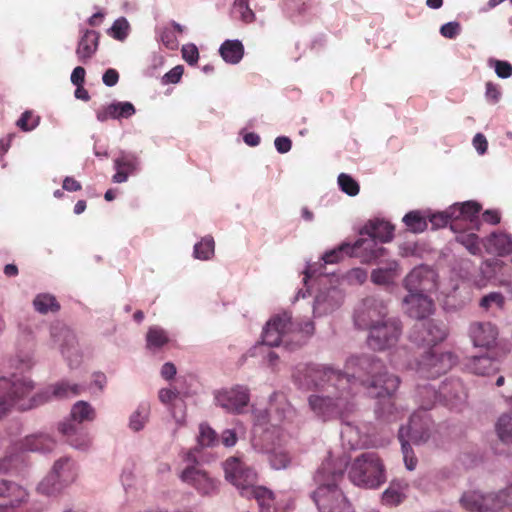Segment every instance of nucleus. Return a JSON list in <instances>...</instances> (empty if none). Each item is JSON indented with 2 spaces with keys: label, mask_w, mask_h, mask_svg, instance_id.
Returning a JSON list of instances; mask_svg holds the SVG:
<instances>
[{
  "label": "nucleus",
  "mask_w": 512,
  "mask_h": 512,
  "mask_svg": "<svg viewBox=\"0 0 512 512\" xmlns=\"http://www.w3.org/2000/svg\"><path fill=\"white\" fill-rule=\"evenodd\" d=\"M342 377L349 379V388L354 390L356 383L365 386L372 396L383 398L377 402L375 414L380 419H388L392 412L390 396L398 389L400 379L389 374L383 363L372 355L350 357L345 364ZM354 392H352L353 394Z\"/></svg>",
  "instance_id": "obj_1"
},
{
  "label": "nucleus",
  "mask_w": 512,
  "mask_h": 512,
  "mask_svg": "<svg viewBox=\"0 0 512 512\" xmlns=\"http://www.w3.org/2000/svg\"><path fill=\"white\" fill-rule=\"evenodd\" d=\"M347 468L345 457L329 456L317 470L314 480L318 487L312 498L320 512H352V505L339 488Z\"/></svg>",
  "instance_id": "obj_2"
},
{
  "label": "nucleus",
  "mask_w": 512,
  "mask_h": 512,
  "mask_svg": "<svg viewBox=\"0 0 512 512\" xmlns=\"http://www.w3.org/2000/svg\"><path fill=\"white\" fill-rule=\"evenodd\" d=\"M329 376L331 380L338 381L322 385V388L308 397L310 410L324 421L337 418L349 411L353 397L348 378L334 373Z\"/></svg>",
  "instance_id": "obj_3"
},
{
  "label": "nucleus",
  "mask_w": 512,
  "mask_h": 512,
  "mask_svg": "<svg viewBox=\"0 0 512 512\" xmlns=\"http://www.w3.org/2000/svg\"><path fill=\"white\" fill-rule=\"evenodd\" d=\"M293 414L292 409L285 405L282 408H275L274 411L258 410L255 412L256 428H263V436L259 450L268 456L271 467L275 470L285 469L291 462V457L286 449L275 443H270L274 431H270L269 427L277 428L286 420L290 419Z\"/></svg>",
  "instance_id": "obj_4"
},
{
  "label": "nucleus",
  "mask_w": 512,
  "mask_h": 512,
  "mask_svg": "<svg viewBox=\"0 0 512 512\" xmlns=\"http://www.w3.org/2000/svg\"><path fill=\"white\" fill-rule=\"evenodd\" d=\"M482 211V205L475 200L457 202L441 212L430 209L413 210L405 214L404 224H449L454 221H475Z\"/></svg>",
  "instance_id": "obj_5"
},
{
  "label": "nucleus",
  "mask_w": 512,
  "mask_h": 512,
  "mask_svg": "<svg viewBox=\"0 0 512 512\" xmlns=\"http://www.w3.org/2000/svg\"><path fill=\"white\" fill-rule=\"evenodd\" d=\"M348 478L356 486L376 489L386 482L383 460L376 452L356 456L348 467Z\"/></svg>",
  "instance_id": "obj_6"
},
{
  "label": "nucleus",
  "mask_w": 512,
  "mask_h": 512,
  "mask_svg": "<svg viewBox=\"0 0 512 512\" xmlns=\"http://www.w3.org/2000/svg\"><path fill=\"white\" fill-rule=\"evenodd\" d=\"M56 447V440L46 432L27 435L9 447L0 459V473H7L18 468L24 462L25 452L49 453Z\"/></svg>",
  "instance_id": "obj_7"
},
{
  "label": "nucleus",
  "mask_w": 512,
  "mask_h": 512,
  "mask_svg": "<svg viewBox=\"0 0 512 512\" xmlns=\"http://www.w3.org/2000/svg\"><path fill=\"white\" fill-rule=\"evenodd\" d=\"M177 369L172 362H167L162 366V379L170 382L169 387H162V402L169 404L171 417L176 426H180L185 421L186 406L183 398L180 396V388L183 381L176 377Z\"/></svg>",
  "instance_id": "obj_8"
},
{
  "label": "nucleus",
  "mask_w": 512,
  "mask_h": 512,
  "mask_svg": "<svg viewBox=\"0 0 512 512\" xmlns=\"http://www.w3.org/2000/svg\"><path fill=\"white\" fill-rule=\"evenodd\" d=\"M418 396L422 399L421 408L430 409L437 400H443L447 405L456 407L466 399L461 382L458 380L443 383L438 390L427 385L419 388Z\"/></svg>",
  "instance_id": "obj_9"
},
{
  "label": "nucleus",
  "mask_w": 512,
  "mask_h": 512,
  "mask_svg": "<svg viewBox=\"0 0 512 512\" xmlns=\"http://www.w3.org/2000/svg\"><path fill=\"white\" fill-rule=\"evenodd\" d=\"M510 503L506 490L491 493L468 491L460 498L461 506L471 512L496 511Z\"/></svg>",
  "instance_id": "obj_10"
},
{
  "label": "nucleus",
  "mask_w": 512,
  "mask_h": 512,
  "mask_svg": "<svg viewBox=\"0 0 512 512\" xmlns=\"http://www.w3.org/2000/svg\"><path fill=\"white\" fill-rule=\"evenodd\" d=\"M50 336L52 343L59 348L69 367H78L82 360V354L73 331L64 324L55 323L50 328Z\"/></svg>",
  "instance_id": "obj_11"
},
{
  "label": "nucleus",
  "mask_w": 512,
  "mask_h": 512,
  "mask_svg": "<svg viewBox=\"0 0 512 512\" xmlns=\"http://www.w3.org/2000/svg\"><path fill=\"white\" fill-rule=\"evenodd\" d=\"M402 333V325L398 318H387L382 323L369 329L368 345L374 350H385L396 345Z\"/></svg>",
  "instance_id": "obj_12"
},
{
  "label": "nucleus",
  "mask_w": 512,
  "mask_h": 512,
  "mask_svg": "<svg viewBox=\"0 0 512 512\" xmlns=\"http://www.w3.org/2000/svg\"><path fill=\"white\" fill-rule=\"evenodd\" d=\"M387 313V305L382 300L367 297L357 306L354 322L359 328L369 330L389 318Z\"/></svg>",
  "instance_id": "obj_13"
},
{
  "label": "nucleus",
  "mask_w": 512,
  "mask_h": 512,
  "mask_svg": "<svg viewBox=\"0 0 512 512\" xmlns=\"http://www.w3.org/2000/svg\"><path fill=\"white\" fill-rule=\"evenodd\" d=\"M293 323L288 313L278 314L272 317L264 327L262 341L267 346H279L284 344L289 346L291 333H293Z\"/></svg>",
  "instance_id": "obj_14"
},
{
  "label": "nucleus",
  "mask_w": 512,
  "mask_h": 512,
  "mask_svg": "<svg viewBox=\"0 0 512 512\" xmlns=\"http://www.w3.org/2000/svg\"><path fill=\"white\" fill-rule=\"evenodd\" d=\"M403 286L407 292L432 294L439 289L438 275L431 267L420 265L404 278Z\"/></svg>",
  "instance_id": "obj_15"
},
{
  "label": "nucleus",
  "mask_w": 512,
  "mask_h": 512,
  "mask_svg": "<svg viewBox=\"0 0 512 512\" xmlns=\"http://www.w3.org/2000/svg\"><path fill=\"white\" fill-rule=\"evenodd\" d=\"M341 374L340 371L315 365H300L296 368L293 378L295 382L304 389L322 388V385L334 383L337 380H331L330 374Z\"/></svg>",
  "instance_id": "obj_16"
},
{
  "label": "nucleus",
  "mask_w": 512,
  "mask_h": 512,
  "mask_svg": "<svg viewBox=\"0 0 512 512\" xmlns=\"http://www.w3.org/2000/svg\"><path fill=\"white\" fill-rule=\"evenodd\" d=\"M186 461L188 465L179 474L181 481L203 495L210 494L216 487L214 479L199 467L192 451L187 453Z\"/></svg>",
  "instance_id": "obj_17"
},
{
  "label": "nucleus",
  "mask_w": 512,
  "mask_h": 512,
  "mask_svg": "<svg viewBox=\"0 0 512 512\" xmlns=\"http://www.w3.org/2000/svg\"><path fill=\"white\" fill-rule=\"evenodd\" d=\"M85 386L78 383H71L67 380L59 381L34 394L31 403L25 404L26 408H35L53 399H65L78 396L83 393Z\"/></svg>",
  "instance_id": "obj_18"
},
{
  "label": "nucleus",
  "mask_w": 512,
  "mask_h": 512,
  "mask_svg": "<svg viewBox=\"0 0 512 512\" xmlns=\"http://www.w3.org/2000/svg\"><path fill=\"white\" fill-rule=\"evenodd\" d=\"M0 388H3L13 405H17L21 410L30 409L24 407L34 399V395L27 398L34 389V383L30 378L18 375H13L10 379L3 377L0 378Z\"/></svg>",
  "instance_id": "obj_19"
},
{
  "label": "nucleus",
  "mask_w": 512,
  "mask_h": 512,
  "mask_svg": "<svg viewBox=\"0 0 512 512\" xmlns=\"http://www.w3.org/2000/svg\"><path fill=\"white\" fill-rule=\"evenodd\" d=\"M225 478L240 494L251 484L257 483V473L239 457H229L224 463Z\"/></svg>",
  "instance_id": "obj_20"
},
{
  "label": "nucleus",
  "mask_w": 512,
  "mask_h": 512,
  "mask_svg": "<svg viewBox=\"0 0 512 512\" xmlns=\"http://www.w3.org/2000/svg\"><path fill=\"white\" fill-rule=\"evenodd\" d=\"M456 363V357L451 352H426L417 364V372L422 377H437L450 370Z\"/></svg>",
  "instance_id": "obj_21"
},
{
  "label": "nucleus",
  "mask_w": 512,
  "mask_h": 512,
  "mask_svg": "<svg viewBox=\"0 0 512 512\" xmlns=\"http://www.w3.org/2000/svg\"><path fill=\"white\" fill-rule=\"evenodd\" d=\"M29 500L28 490L21 484L0 478V512H14Z\"/></svg>",
  "instance_id": "obj_22"
},
{
  "label": "nucleus",
  "mask_w": 512,
  "mask_h": 512,
  "mask_svg": "<svg viewBox=\"0 0 512 512\" xmlns=\"http://www.w3.org/2000/svg\"><path fill=\"white\" fill-rule=\"evenodd\" d=\"M216 405L228 413L239 414L248 405L250 396L246 387L236 385L218 390L214 394Z\"/></svg>",
  "instance_id": "obj_23"
},
{
  "label": "nucleus",
  "mask_w": 512,
  "mask_h": 512,
  "mask_svg": "<svg viewBox=\"0 0 512 512\" xmlns=\"http://www.w3.org/2000/svg\"><path fill=\"white\" fill-rule=\"evenodd\" d=\"M446 336V326L432 320L416 324L410 334V339L419 346H433L443 341Z\"/></svg>",
  "instance_id": "obj_24"
},
{
  "label": "nucleus",
  "mask_w": 512,
  "mask_h": 512,
  "mask_svg": "<svg viewBox=\"0 0 512 512\" xmlns=\"http://www.w3.org/2000/svg\"><path fill=\"white\" fill-rule=\"evenodd\" d=\"M430 437L429 419L423 412L414 413L407 426L399 429V440L412 441L414 444L425 443Z\"/></svg>",
  "instance_id": "obj_25"
},
{
  "label": "nucleus",
  "mask_w": 512,
  "mask_h": 512,
  "mask_svg": "<svg viewBox=\"0 0 512 512\" xmlns=\"http://www.w3.org/2000/svg\"><path fill=\"white\" fill-rule=\"evenodd\" d=\"M431 294L408 292L402 300L403 311L411 318L424 319L435 309Z\"/></svg>",
  "instance_id": "obj_26"
},
{
  "label": "nucleus",
  "mask_w": 512,
  "mask_h": 512,
  "mask_svg": "<svg viewBox=\"0 0 512 512\" xmlns=\"http://www.w3.org/2000/svg\"><path fill=\"white\" fill-rule=\"evenodd\" d=\"M498 329L491 322H473L469 326V337L475 347L490 349L498 339Z\"/></svg>",
  "instance_id": "obj_27"
},
{
  "label": "nucleus",
  "mask_w": 512,
  "mask_h": 512,
  "mask_svg": "<svg viewBox=\"0 0 512 512\" xmlns=\"http://www.w3.org/2000/svg\"><path fill=\"white\" fill-rule=\"evenodd\" d=\"M58 431L74 449L87 451L92 445V438L89 433L79 429L72 421L65 420L59 423Z\"/></svg>",
  "instance_id": "obj_28"
},
{
  "label": "nucleus",
  "mask_w": 512,
  "mask_h": 512,
  "mask_svg": "<svg viewBox=\"0 0 512 512\" xmlns=\"http://www.w3.org/2000/svg\"><path fill=\"white\" fill-rule=\"evenodd\" d=\"M100 34L95 30L86 29L82 32L76 48L78 61L87 64L95 55L99 46Z\"/></svg>",
  "instance_id": "obj_29"
},
{
  "label": "nucleus",
  "mask_w": 512,
  "mask_h": 512,
  "mask_svg": "<svg viewBox=\"0 0 512 512\" xmlns=\"http://www.w3.org/2000/svg\"><path fill=\"white\" fill-rule=\"evenodd\" d=\"M342 300L343 295L336 288L322 291L315 298L313 313L317 316L330 313L341 305Z\"/></svg>",
  "instance_id": "obj_30"
},
{
  "label": "nucleus",
  "mask_w": 512,
  "mask_h": 512,
  "mask_svg": "<svg viewBox=\"0 0 512 512\" xmlns=\"http://www.w3.org/2000/svg\"><path fill=\"white\" fill-rule=\"evenodd\" d=\"M136 112L134 105L131 102H114L101 107L96 111L97 120L106 122L109 119H128Z\"/></svg>",
  "instance_id": "obj_31"
},
{
  "label": "nucleus",
  "mask_w": 512,
  "mask_h": 512,
  "mask_svg": "<svg viewBox=\"0 0 512 512\" xmlns=\"http://www.w3.org/2000/svg\"><path fill=\"white\" fill-rule=\"evenodd\" d=\"M366 243H370V241L365 239H358L354 242V244L343 242L338 247L326 252L322 256V260L324 264H335L342 261L346 257L358 256L357 250L364 246Z\"/></svg>",
  "instance_id": "obj_32"
},
{
  "label": "nucleus",
  "mask_w": 512,
  "mask_h": 512,
  "mask_svg": "<svg viewBox=\"0 0 512 512\" xmlns=\"http://www.w3.org/2000/svg\"><path fill=\"white\" fill-rule=\"evenodd\" d=\"M51 470L66 488L73 484L78 477V466L70 457L57 459Z\"/></svg>",
  "instance_id": "obj_33"
},
{
  "label": "nucleus",
  "mask_w": 512,
  "mask_h": 512,
  "mask_svg": "<svg viewBox=\"0 0 512 512\" xmlns=\"http://www.w3.org/2000/svg\"><path fill=\"white\" fill-rule=\"evenodd\" d=\"M138 160L134 154L121 152L114 159V168L116 173L112 180L115 183L126 182L131 174L137 169Z\"/></svg>",
  "instance_id": "obj_34"
},
{
  "label": "nucleus",
  "mask_w": 512,
  "mask_h": 512,
  "mask_svg": "<svg viewBox=\"0 0 512 512\" xmlns=\"http://www.w3.org/2000/svg\"><path fill=\"white\" fill-rule=\"evenodd\" d=\"M483 245L488 253L507 255L512 252V237L505 232H493L483 241Z\"/></svg>",
  "instance_id": "obj_35"
},
{
  "label": "nucleus",
  "mask_w": 512,
  "mask_h": 512,
  "mask_svg": "<svg viewBox=\"0 0 512 512\" xmlns=\"http://www.w3.org/2000/svg\"><path fill=\"white\" fill-rule=\"evenodd\" d=\"M400 275V268L397 261L392 260L378 267L371 272V281L380 286H390Z\"/></svg>",
  "instance_id": "obj_36"
},
{
  "label": "nucleus",
  "mask_w": 512,
  "mask_h": 512,
  "mask_svg": "<svg viewBox=\"0 0 512 512\" xmlns=\"http://www.w3.org/2000/svg\"><path fill=\"white\" fill-rule=\"evenodd\" d=\"M245 498H254L262 510L270 512V508L274 505V494L271 490L264 486H257L251 483L242 493Z\"/></svg>",
  "instance_id": "obj_37"
},
{
  "label": "nucleus",
  "mask_w": 512,
  "mask_h": 512,
  "mask_svg": "<svg viewBox=\"0 0 512 512\" xmlns=\"http://www.w3.org/2000/svg\"><path fill=\"white\" fill-rule=\"evenodd\" d=\"M340 436L343 444L350 449L362 448L368 444L366 436L360 431L359 427L350 422L342 424Z\"/></svg>",
  "instance_id": "obj_38"
},
{
  "label": "nucleus",
  "mask_w": 512,
  "mask_h": 512,
  "mask_svg": "<svg viewBox=\"0 0 512 512\" xmlns=\"http://www.w3.org/2000/svg\"><path fill=\"white\" fill-rule=\"evenodd\" d=\"M482 274L483 268L481 267L480 269H477L469 260H462L459 264L457 272L458 277L471 283L477 288H482L487 283V278Z\"/></svg>",
  "instance_id": "obj_39"
},
{
  "label": "nucleus",
  "mask_w": 512,
  "mask_h": 512,
  "mask_svg": "<svg viewBox=\"0 0 512 512\" xmlns=\"http://www.w3.org/2000/svg\"><path fill=\"white\" fill-rule=\"evenodd\" d=\"M151 416V407L148 402H141L129 415L127 427L130 431L138 433L145 429Z\"/></svg>",
  "instance_id": "obj_40"
},
{
  "label": "nucleus",
  "mask_w": 512,
  "mask_h": 512,
  "mask_svg": "<svg viewBox=\"0 0 512 512\" xmlns=\"http://www.w3.org/2000/svg\"><path fill=\"white\" fill-rule=\"evenodd\" d=\"M222 58L231 64L238 63L244 55V47L239 40H226L219 49Z\"/></svg>",
  "instance_id": "obj_41"
},
{
  "label": "nucleus",
  "mask_w": 512,
  "mask_h": 512,
  "mask_svg": "<svg viewBox=\"0 0 512 512\" xmlns=\"http://www.w3.org/2000/svg\"><path fill=\"white\" fill-rule=\"evenodd\" d=\"M70 416L71 419L69 421L73 423L91 422L96 418V410L90 403L78 401L72 406Z\"/></svg>",
  "instance_id": "obj_42"
},
{
  "label": "nucleus",
  "mask_w": 512,
  "mask_h": 512,
  "mask_svg": "<svg viewBox=\"0 0 512 512\" xmlns=\"http://www.w3.org/2000/svg\"><path fill=\"white\" fill-rule=\"evenodd\" d=\"M468 369L477 375H489L497 371L496 363L488 356H474L467 363Z\"/></svg>",
  "instance_id": "obj_43"
},
{
  "label": "nucleus",
  "mask_w": 512,
  "mask_h": 512,
  "mask_svg": "<svg viewBox=\"0 0 512 512\" xmlns=\"http://www.w3.org/2000/svg\"><path fill=\"white\" fill-rule=\"evenodd\" d=\"M37 492L45 496H56L66 487L59 481L57 476L50 472L37 485Z\"/></svg>",
  "instance_id": "obj_44"
},
{
  "label": "nucleus",
  "mask_w": 512,
  "mask_h": 512,
  "mask_svg": "<svg viewBox=\"0 0 512 512\" xmlns=\"http://www.w3.org/2000/svg\"><path fill=\"white\" fill-rule=\"evenodd\" d=\"M457 226H450V228L458 233L456 240L458 243L463 245L470 253L477 254L480 252V242L478 236L474 232L469 231H458L455 229Z\"/></svg>",
  "instance_id": "obj_45"
},
{
  "label": "nucleus",
  "mask_w": 512,
  "mask_h": 512,
  "mask_svg": "<svg viewBox=\"0 0 512 512\" xmlns=\"http://www.w3.org/2000/svg\"><path fill=\"white\" fill-rule=\"evenodd\" d=\"M33 306L34 309L41 314L59 310V304L55 297L48 293L38 294L33 300Z\"/></svg>",
  "instance_id": "obj_46"
},
{
  "label": "nucleus",
  "mask_w": 512,
  "mask_h": 512,
  "mask_svg": "<svg viewBox=\"0 0 512 512\" xmlns=\"http://www.w3.org/2000/svg\"><path fill=\"white\" fill-rule=\"evenodd\" d=\"M160 352V328L152 326L146 333L144 353L147 357H154Z\"/></svg>",
  "instance_id": "obj_47"
},
{
  "label": "nucleus",
  "mask_w": 512,
  "mask_h": 512,
  "mask_svg": "<svg viewBox=\"0 0 512 512\" xmlns=\"http://www.w3.org/2000/svg\"><path fill=\"white\" fill-rule=\"evenodd\" d=\"M496 431L501 441L507 444L512 443V410L498 419Z\"/></svg>",
  "instance_id": "obj_48"
},
{
  "label": "nucleus",
  "mask_w": 512,
  "mask_h": 512,
  "mask_svg": "<svg viewBox=\"0 0 512 512\" xmlns=\"http://www.w3.org/2000/svg\"><path fill=\"white\" fill-rule=\"evenodd\" d=\"M214 254V240L211 237H204L194 246V256L200 260H208Z\"/></svg>",
  "instance_id": "obj_49"
},
{
  "label": "nucleus",
  "mask_w": 512,
  "mask_h": 512,
  "mask_svg": "<svg viewBox=\"0 0 512 512\" xmlns=\"http://www.w3.org/2000/svg\"><path fill=\"white\" fill-rule=\"evenodd\" d=\"M198 443L202 447H213L219 443L217 433L207 424L199 426Z\"/></svg>",
  "instance_id": "obj_50"
},
{
  "label": "nucleus",
  "mask_w": 512,
  "mask_h": 512,
  "mask_svg": "<svg viewBox=\"0 0 512 512\" xmlns=\"http://www.w3.org/2000/svg\"><path fill=\"white\" fill-rule=\"evenodd\" d=\"M338 185L341 191L349 196H356L360 191L358 182L346 173H341L338 176Z\"/></svg>",
  "instance_id": "obj_51"
},
{
  "label": "nucleus",
  "mask_w": 512,
  "mask_h": 512,
  "mask_svg": "<svg viewBox=\"0 0 512 512\" xmlns=\"http://www.w3.org/2000/svg\"><path fill=\"white\" fill-rule=\"evenodd\" d=\"M130 25L126 18L121 17L114 21L108 33L111 37L118 41H123L127 38Z\"/></svg>",
  "instance_id": "obj_52"
},
{
  "label": "nucleus",
  "mask_w": 512,
  "mask_h": 512,
  "mask_svg": "<svg viewBox=\"0 0 512 512\" xmlns=\"http://www.w3.org/2000/svg\"><path fill=\"white\" fill-rule=\"evenodd\" d=\"M40 122V117L34 114L33 111L27 110L22 113L21 117L17 120L16 125L24 132H29L35 129Z\"/></svg>",
  "instance_id": "obj_53"
},
{
  "label": "nucleus",
  "mask_w": 512,
  "mask_h": 512,
  "mask_svg": "<svg viewBox=\"0 0 512 512\" xmlns=\"http://www.w3.org/2000/svg\"><path fill=\"white\" fill-rule=\"evenodd\" d=\"M366 233L373 237L379 238L381 242H388L392 239L394 226H365Z\"/></svg>",
  "instance_id": "obj_54"
},
{
  "label": "nucleus",
  "mask_w": 512,
  "mask_h": 512,
  "mask_svg": "<svg viewBox=\"0 0 512 512\" xmlns=\"http://www.w3.org/2000/svg\"><path fill=\"white\" fill-rule=\"evenodd\" d=\"M234 12L239 14L245 23H251L255 18V14L250 9L247 0H236L234 4Z\"/></svg>",
  "instance_id": "obj_55"
},
{
  "label": "nucleus",
  "mask_w": 512,
  "mask_h": 512,
  "mask_svg": "<svg viewBox=\"0 0 512 512\" xmlns=\"http://www.w3.org/2000/svg\"><path fill=\"white\" fill-rule=\"evenodd\" d=\"M345 277L349 284L361 285L367 280L368 274L365 269L356 267L349 270Z\"/></svg>",
  "instance_id": "obj_56"
},
{
  "label": "nucleus",
  "mask_w": 512,
  "mask_h": 512,
  "mask_svg": "<svg viewBox=\"0 0 512 512\" xmlns=\"http://www.w3.org/2000/svg\"><path fill=\"white\" fill-rule=\"evenodd\" d=\"M401 447H402L403 460H404L405 466L408 470L413 471L416 468L417 459L414 456V453L410 447L409 442L408 441L401 442Z\"/></svg>",
  "instance_id": "obj_57"
},
{
  "label": "nucleus",
  "mask_w": 512,
  "mask_h": 512,
  "mask_svg": "<svg viewBox=\"0 0 512 512\" xmlns=\"http://www.w3.org/2000/svg\"><path fill=\"white\" fill-rule=\"evenodd\" d=\"M183 59L189 65H195L199 59L198 48L194 44L184 45L181 49Z\"/></svg>",
  "instance_id": "obj_58"
},
{
  "label": "nucleus",
  "mask_w": 512,
  "mask_h": 512,
  "mask_svg": "<svg viewBox=\"0 0 512 512\" xmlns=\"http://www.w3.org/2000/svg\"><path fill=\"white\" fill-rule=\"evenodd\" d=\"M490 64L494 66L495 72L500 78H509L512 76V65L507 61L492 60Z\"/></svg>",
  "instance_id": "obj_59"
},
{
  "label": "nucleus",
  "mask_w": 512,
  "mask_h": 512,
  "mask_svg": "<svg viewBox=\"0 0 512 512\" xmlns=\"http://www.w3.org/2000/svg\"><path fill=\"white\" fill-rule=\"evenodd\" d=\"M293 330L294 332L291 333L292 339L296 338L297 342H300L298 334L303 333L305 336H311L314 333V324L311 321H305L297 325L293 323Z\"/></svg>",
  "instance_id": "obj_60"
},
{
  "label": "nucleus",
  "mask_w": 512,
  "mask_h": 512,
  "mask_svg": "<svg viewBox=\"0 0 512 512\" xmlns=\"http://www.w3.org/2000/svg\"><path fill=\"white\" fill-rule=\"evenodd\" d=\"M183 73L184 66L177 65L168 71L164 76H162V81L169 84H176L181 80Z\"/></svg>",
  "instance_id": "obj_61"
},
{
  "label": "nucleus",
  "mask_w": 512,
  "mask_h": 512,
  "mask_svg": "<svg viewBox=\"0 0 512 512\" xmlns=\"http://www.w3.org/2000/svg\"><path fill=\"white\" fill-rule=\"evenodd\" d=\"M382 499L388 505H397L402 501L403 495L397 489L389 487L383 492Z\"/></svg>",
  "instance_id": "obj_62"
},
{
  "label": "nucleus",
  "mask_w": 512,
  "mask_h": 512,
  "mask_svg": "<svg viewBox=\"0 0 512 512\" xmlns=\"http://www.w3.org/2000/svg\"><path fill=\"white\" fill-rule=\"evenodd\" d=\"M461 30V26L458 22H448L441 26L440 33L443 37L448 39H454Z\"/></svg>",
  "instance_id": "obj_63"
},
{
  "label": "nucleus",
  "mask_w": 512,
  "mask_h": 512,
  "mask_svg": "<svg viewBox=\"0 0 512 512\" xmlns=\"http://www.w3.org/2000/svg\"><path fill=\"white\" fill-rule=\"evenodd\" d=\"M492 304L501 306L503 304V296L500 293L492 292V293L484 296L480 301V306L485 309H488L489 307H491Z\"/></svg>",
  "instance_id": "obj_64"
}]
</instances>
